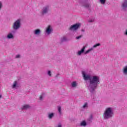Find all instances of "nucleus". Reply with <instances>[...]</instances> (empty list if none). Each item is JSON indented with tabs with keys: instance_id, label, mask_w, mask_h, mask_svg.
Listing matches in <instances>:
<instances>
[{
	"instance_id": "nucleus-22",
	"label": "nucleus",
	"mask_w": 127,
	"mask_h": 127,
	"mask_svg": "<svg viewBox=\"0 0 127 127\" xmlns=\"http://www.w3.org/2000/svg\"><path fill=\"white\" fill-rule=\"evenodd\" d=\"M99 1L102 4H105L106 3V1H107V0H99Z\"/></svg>"
},
{
	"instance_id": "nucleus-12",
	"label": "nucleus",
	"mask_w": 127,
	"mask_h": 127,
	"mask_svg": "<svg viewBox=\"0 0 127 127\" xmlns=\"http://www.w3.org/2000/svg\"><path fill=\"white\" fill-rule=\"evenodd\" d=\"M34 33L35 35H39V34L41 33V30H40V29H36L34 31Z\"/></svg>"
},
{
	"instance_id": "nucleus-23",
	"label": "nucleus",
	"mask_w": 127,
	"mask_h": 127,
	"mask_svg": "<svg viewBox=\"0 0 127 127\" xmlns=\"http://www.w3.org/2000/svg\"><path fill=\"white\" fill-rule=\"evenodd\" d=\"M44 95H45V94L43 93L39 97V100H40V101H42L43 100V96H44Z\"/></svg>"
},
{
	"instance_id": "nucleus-8",
	"label": "nucleus",
	"mask_w": 127,
	"mask_h": 127,
	"mask_svg": "<svg viewBox=\"0 0 127 127\" xmlns=\"http://www.w3.org/2000/svg\"><path fill=\"white\" fill-rule=\"evenodd\" d=\"M122 10L124 11H127V0H123V2L122 3L121 5Z\"/></svg>"
},
{
	"instance_id": "nucleus-5",
	"label": "nucleus",
	"mask_w": 127,
	"mask_h": 127,
	"mask_svg": "<svg viewBox=\"0 0 127 127\" xmlns=\"http://www.w3.org/2000/svg\"><path fill=\"white\" fill-rule=\"evenodd\" d=\"M50 8L49 6H46L43 7L42 9V15H45L49 12Z\"/></svg>"
},
{
	"instance_id": "nucleus-30",
	"label": "nucleus",
	"mask_w": 127,
	"mask_h": 127,
	"mask_svg": "<svg viewBox=\"0 0 127 127\" xmlns=\"http://www.w3.org/2000/svg\"><path fill=\"white\" fill-rule=\"evenodd\" d=\"M90 120H93V115H90V117L89 119H88V121H90Z\"/></svg>"
},
{
	"instance_id": "nucleus-14",
	"label": "nucleus",
	"mask_w": 127,
	"mask_h": 127,
	"mask_svg": "<svg viewBox=\"0 0 127 127\" xmlns=\"http://www.w3.org/2000/svg\"><path fill=\"white\" fill-rule=\"evenodd\" d=\"M18 88V85L17 84V81H14V83L13 84L12 86V88L13 89H14L15 88Z\"/></svg>"
},
{
	"instance_id": "nucleus-1",
	"label": "nucleus",
	"mask_w": 127,
	"mask_h": 127,
	"mask_svg": "<svg viewBox=\"0 0 127 127\" xmlns=\"http://www.w3.org/2000/svg\"><path fill=\"white\" fill-rule=\"evenodd\" d=\"M82 77L86 81L87 88L89 90L92 95L96 93L98 86L101 83L100 77L96 75H91L87 74L85 71H82Z\"/></svg>"
},
{
	"instance_id": "nucleus-4",
	"label": "nucleus",
	"mask_w": 127,
	"mask_h": 127,
	"mask_svg": "<svg viewBox=\"0 0 127 127\" xmlns=\"http://www.w3.org/2000/svg\"><path fill=\"white\" fill-rule=\"evenodd\" d=\"M80 26H81V23H76L70 26V28H69V30H73L74 31H75V30H77V29H79L80 28Z\"/></svg>"
},
{
	"instance_id": "nucleus-25",
	"label": "nucleus",
	"mask_w": 127,
	"mask_h": 127,
	"mask_svg": "<svg viewBox=\"0 0 127 127\" xmlns=\"http://www.w3.org/2000/svg\"><path fill=\"white\" fill-rule=\"evenodd\" d=\"M82 37H83V35L77 36L75 38L76 39H80V38H82Z\"/></svg>"
},
{
	"instance_id": "nucleus-33",
	"label": "nucleus",
	"mask_w": 127,
	"mask_h": 127,
	"mask_svg": "<svg viewBox=\"0 0 127 127\" xmlns=\"http://www.w3.org/2000/svg\"><path fill=\"white\" fill-rule=\"evenodd\" d=\"M58 127H62V125L61 124H59Z\"/></svg>"
},
{
	"instance_id": "nucleus-36",
	"label": "nucleus",
	"mask_w": 127,
	"mask_h": 127,
	"mask_svg": "<svg viewBox=\"0 0 127 127\" xmlns=\"http://www.w3.org/2000/svg\"><path fill=\"white\" fill-rule=\"evenodd\" d=\"M59 74H57V75H56V77H58V76H59Z\"/></svg>"
},
{
	"instance_id": "nucleus-9",
	"label": "nucleus",
	"mask_w": 127,
	"mask_h": 127,
	"mask_svg": "<svg viewBox=\"0 0 127 127\" xmlns=\"http://www.w3.org/2000/svg\"><path fill=\"white\" fill-rule=\"evenodd\" d=\"M82 6H83L85 8L89 9V11H91V5L90 4V3H87L86 2H83L82 3Z\"/></svg>"
},
{
	"instance_id": "nucleus-19",
	"label": "nucleus",
	"mask_w": 127,
	"mask_h": 127,
	"mask_svg": "<svg viewBox=\"0 0 127 127\" xmlns=\"http://www.w3.org/2000/svg\"><path fill=\"white\" fill-rule=\"evenodd\" d=\"M66 41H67V38L65 37H64L61 39V43H63V42H66Z\"/></svg>"
},
{
	"instance_id": "nucleus-26",
	"label": "nucleus",
	"mask_w": 127,
	"mask_h": 127,
	"mask_svg": "<svg viewBox=\"0 0 127 127\" xmlns=\"http://www.w3.org/2000/svg\"><path fill=\"white\" fill-rule=\"evenodd\" d=\"M15 30H12V31H11V33L12 34H14V33H15V32H16V31H15Z\"/></svg>"
},
{
	"instance_id": "nucleus-34",
	"label": "nucleus",
	"mask_w": 127,
	"mask_h": 127,
	"mask_svg": "<svg viewBox=\"0 0 127 127\" xmlns=\"http://www.w3.org/2000/svg\"><path fill=\"white\" fill-rule=\"evenodd\" d=\"M81 31H82V32H84L85 30H84V29H82V30H81Z\"/></svg>"
},
{
	"instance_id": "nucleus-6",
	"label": "nucleus",
	"mask_w": 127,
	"mask_h": 127,
	"mask_svg": "<svg viewBox=\"0 0 127 127\" xmlns=\"http://www.w3.org/2000/svg\"><path fill=\"white\" fill-rule=\"evenodd\" d=\"M98 46H101V44L100 43H97L94 45H93L92 48H91L90 49H88L87 51L85 52L84 54L85 55H86V54H88L91 52V51H93L94 50V48H97Z\"/></svg>"
},
{
	"instance_id": "nucleus-15",
	"label": "nucleus",
	"mask_w": 127,
	"mask_h": 127,
	"mask_svg": "<svg viewBox=\"0 0 127 127\" xmlns=\"http://www.w3.org/2000/svg\"><path fill=\"white\" fill-rule=\"evenodd\" d=\"M29 108H30V106H29V105H25L21 108V109L28 110V109H29Z\"/></svg>"
},
{
	"instance_id": "nucleus-27",
	"label": "nucleus",
	"mask_w": 127,
	"mask_h": 127,
	"mask_svg": "<svg viewBox=\"0 0 127 127\" xmlns=\"http://www.w3.org/2000/svg\"><path fill=\"white\" fill-rule=\"evenodd\" d=\"M48 75L50 76H51V71L50 70L48 71Z\"/></svg>"
},
{
	"instance_id": "nucleus-10",
	"label": "nucleus",
	"mask_w": 127,
	"mask_h": 127,
	"mask_svg": "<svg viewBox=\"0 0 127 127\" xmlns=\"http://www.w3.org/2000/svg\"><path fill=\"white\" fill-rule=\"evenodd\" d=\"M86 49V46H83L81 50L78 51L77 52V55L80 56L82 55L83 53L85 54V49Z\"/></svg>"
},
{
	"instance_id": "nucleus-21",
	"label": "nucleus",
	"mask_w": 127,
	"mask_h": 127,
	"mask_svg": "<svg viewBox=\"0 0 127 127\" xmlns=\"http://www.w3.org/2000/svg\"><path fill=\"white\" fill-rule=\"evenodd\" d=\"M58 111L59 112V114L60 115H62V112L61 111V106H59L58 108Z\"/></svg>"
},
{
	"instance_id": "nucleus-3",
	"label": "nucleus",
	"mask_w": 127,
	"mask_h": 127,
	"mask_svg": "<svg viewBox=\"0 0 127 127\" xmlns=\"http://www.w3.org/2000/svg\"><path fill=\"white\" fill-rule=\"evenodd\" d=\"M21 26V19H18L13 24L12 28L14 30H18Z\"/></svg>"
},
{
	"instance_id": "nucleus-11",
	"label": "nucleus",
	"mask_w": 127,
	"mask_h": 127,
	"mask_svg": "<svg viewBox=\"0 0 127 127\" xmlns=\"http://www.w3.org/2000/svg\"><path fill=\"white\" fill-rule=\"evenodd\" d=\"M51 31H52V28H51V26H49L46 29V32L48 35H49L50 34V33H51Z\"/></svg>"
},
{
	"instance_id": "nucleus-7",
	"label": "nucleus",
	"mask_w": 127,
	"mask_h": 127,
	"mask_svg": "<svg viewBox=\"0 0 127 127\" xmlns=\"http://www.w3.org/2000/svg\"><path fill=\"white\" fill-rule=\"evenodd\" d=\"M98 46H101V44L100 43H97L94 45H93L92 48H91L90 49H88L87 51L85 52L84 54L85 55H86V54H88L91 52V51H93L94 50V48H97Z\"/></svg>"
},
{
	"instance_id": "nucleus-24",
	"label": "nucleus",
	"mask_w": 127,
	"mask_h": 127,
	"mask_svg": "<svg viewBox=\"0 0 127 127\" xmlns=\"http://www.w3.org/2000/svg\"><path fill=\"white\" fill-rule=\"evenodd\" d=\"M86 108H88V103H85L84 105L83 106V109H86Z\"/></svg>"
},
{
	"instance_id": "nucleus-20",
	"label": "nucleus",
	"mask_w": 127,
	"mask_h": 127,
	"mask_svg": "<svg viewBox=\"0 0 127 127\" xmlns=\"http://www.w3.org/2000/svg\"><path fill=\"white\" fill-rule=\"evenodd\" d=\"M77 86V82L76 81H73L72 83H71V87L72 88H75L76 87V86Z\"/></svg>"
},
{
	"instance_id": "nucleus-16",
	"label": "nucleus",
	"mask_w": 127,
	"mask_h": 127,
	"mask_svg": "<svg viewBox=\"0 0 127 127\" xmlns=\"http://www.w3.org/2000/svg\"><path fill=\"white\" fill-rule=\"evenodd\" d=\"M54 117V114L53 113L48 114V118L50 120H51V119H53Z\"/></svg>"
},
{
	"instance_id": "nucleus-13",
	"label": "nucleus",
	"mask_w": 127,
	"mask_h": 127,
	"mask_svg": "<svg viewBox=\"0 0 127 127\" xmlns=\"http://www.w3.org/2000/svg\"><path fill=\"white\" fill-rule=\"evenodd\" d=\"M123 72L124 75H127V65H126L123 67Z\"/></svg>"
},
{
	"instance_id": "nucleus-29",
	"label": "nucleus",
	"mask_w": 127,
	"mask_h": 127,
	"mask_svg": "<svg viewBox=\"0 0 127 127\" xmlns=\"http://www.w3.org/2000/svg\"><path fill=\"white\" fill-rule=\"evenodd\" d=\"M15 58H16V59L20 58V55H17L15 56Z\"/></svg>"
},
{
	"instance_id": "nucleus-31",
	"label": "nucleus",
	"mask_w": 127,
	"mask_h": 127,
	"mask_svg": "<svg viewBox=\"0 0 127 127\" xmlns=\"http://www.w3.org/2000/svg\"><path fill=\"white\" fill-rule=\"evenodd\" d=\"M94 21H95L94 20H88V22H89L90 23H91L92 22H94Z\"/></svg>"
},
{
	"instance_id": "nucleus-2",
	"label": "nucleus",
	"mask_w": 127,
	"mask_h": 127,
	"mask_svg": "<svg viewBox=\"0 0 127 127\" xmlns=\"http://www.w3.org/2000/svg\"><path fill=\"white\" fill-rule=\"evenodd\" d=\"M114 116V111L113 108L108 107L106 108L104 113H103V118L104 120H109V119H112Z\"/></svg>"
},
{
	"instance_id": "nucleus-35",
	"label": "nucleus",
	"mask_w": 127,
	"mask_h": 127,
	"mask_svg": "<svg viewBox=\"0 0 127 127\" xmlns=\"http://www.w3.org/2000/svg\"><path fill=\"white\" fill-rule=\"evenodd\" d=\"M2 97V95L1 94H0V99Z\"/></svg>"
},
{
	"instance_id": "nucleus-28",
	"label": "nucleus",
	"mask_w": 127,
	"mask_h": 127,
	"mask_svg": "<svg viewBox=\"0 0 127 127\" xmlns=\"http://www.w3.org/2000/svg\"><path fill=\"white\" fill-rule=\"evenodd\" d=\"M124 35H126V36H127V29H126L124 32Z\"/></svg>"
},
{
	"instance_id": "nucleus-18",
	"label": "nucleus",
	"mask_w": 127,
	"mask_h": 127,
	"mask_svg": "<svg viewBox=\"0 0 127 127\" xmlns=\"http://www.w3.org/2000/svg\"><path fill=\"white\" fill-rule=\"evenodd\" d=\"M13 35L11 33H9L7 35V38H8V39H11V38H13Z\"/></svg>"
},
{
	"instance_id": "nucleus-17",
	"label": "nucleus",
	"mask_w": 127,
	"mask_h": 127,
	"mask_svg": "<svg viewBox=\"0 0 127 127\" xmlns=\"http://www.w3.org/2000/svg\"><path fill=\"white\" fill-rule=\"evenodd\" d=\"M80 126V127H86L87 126V122L85 121H83L81 122Z\"/></svg>"
},
{
	"instance_id": "nucleus-32",
	"label": "nucleus",
	"mask_w": 127,
	"mask_h": 127,
	"mask_svg": "<svg viewBox=\"0 0 127 127\" xmlns=\"http://www.w3.org/2000/svg\"><path fill=\"white\" fill-rule=\"evenodd\" d=\"M1 7H2V3H1L0 2V9H1Z\"/></svg>"
}]
</instances>
